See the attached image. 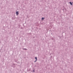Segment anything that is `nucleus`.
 Instances as JSON below:
<instances>
[{
	"label": "nucleus",
	"mask_w": 73,
	"mask_h": 73,
	"mask_svg": "<svg viewBox=\"0 0 73 73\" xmlns=\"http://www.w3.org/2000/svg\"><path fill=\"white\" fill-rule=\"evenodd\" d=\"M35 58L36 59V61H35V62H36L37 60V58L36 57H35Z\"/></svg>",
	"instance_id": "nucleus-1"
},
{
	"label": "nucleus",
	"mask_w": 73,
	"mask_h": 73,
	"mask_svg": "<svg viewBox=\"0 0 73 73\" xmlns=\"http://www.w3.org/2000/svg\"><path fill=\"white\" fill-rule=\"evenodd\" d=\"M16 14H17V15H18L19 14V12H16Z\"/></svg>",
	"instance_id": "nucleus-2"
},
{
	"label": "nucleus",
	"mask_w": 73,
	"mask_h": 73,
	"mask_svg": "<svg viewBox=\"0 0 73 73\" xmlns=\"http://www.w3.org/2000/svg\"><path fill=\"white\" fill-rule=\"evenodd\" d=\"M70 5H72V4L71 2H70Z\"/></svg>",
	"instance_id": "nucleus-3"
},
{
	"label": "nucleus",
	"mask_w": 73,
	"mask_h": 73,
	"mask_svg": "<svg viewBox=\"0 0 73 73\" xmlns=\"http://www.w3.org/2000/svg\"><path fill=\"white\" fill-rule=\"evenodd\" d=\"M44 19V18H42V20H43V19Z\"/></svg>",
	"instance_id": "nucleus-4"
}]
</instances>
